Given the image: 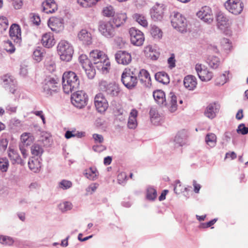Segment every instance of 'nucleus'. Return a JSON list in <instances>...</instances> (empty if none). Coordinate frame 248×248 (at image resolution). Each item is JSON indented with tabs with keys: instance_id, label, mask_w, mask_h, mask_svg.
<instances>
[{
	"instance_id": "4be33fe9",
	"label": "nucleus",
	"mask_w": 248,
	"mask_h": 248,
	"mask_svg": "<svg viewBox=\"0 0 248 248\" xmlns=\"http://www.w3.org/2000/svg\"><path fill=\"white\" fill-rule=\"evenodd\" d=\"M187 137V132L185 130H182L178 132L175 136L173 142L175 147L182 146L186 143Z\"/></svg>"
},
{
	"instance_id": "a19ab883",
	"label": "nucleus",
	"mask_w": 248,
	"mask_h": 248,
	"mask_svg": "<svg viewBox=\"0 0 248 248\" xmlns=\"http://www.w3.org/2000/svg\"><path fill=\"white\" fill-rule=\"evenodd\" d=\"M28 165L29 168L35 172H37L41 167L39 160L37 159H30Z\"/></svg>"
},
{
	"instance_id": "aec40b11",
	"label": "nucleus",
	"mask_w": 248,
	"mask_h": 248,
	"mask_svg": "<svg viewBox=\"0 0 248 248\" xmlns=\"http://www.w3.org/2000/svg\"><path fill=\"white\" fill-rule=\"evenodd\" d=\"M140 83L146 88H150L152 85L151 78L149 72L144 69H141L138 75Z\"/></svg>"
},
{
	"instance_id": "49530a36",
	"label": "nucleus",
	"mask_w": 248,
	"mask_h": 248,
	"mask_svg": "<svg viewBox=\"0 0 248 248\" xmlns=\"http://www.w3.org/2000/svg\"><path fill=\"white\" fill-rule=\"evenodd\" d=\"M98 0H77L78 3L82 7H91L95 4Z\"/></svg>"
},
{
	"instance_id": "9b49d317",
	"label": "nucleus",
	"mask_w": 248,
	"mask_h": 248,
	"mask_svg": "<svg viewBox=\"0 0 248 248\" xmlns=\"http://www.w3.org/2000/svg\"><path fill=\"white\" fill-rule=\"evenodd\" d=\"M224 6L230 13L236 15L240 14L243 9V3L240 0H228Z\"/></svg>"
},
{
	"instance_id": "393cba45",
	"label": "nucleus",
	"mask_w": 248,
	"mask_h": 248,
	"mask_svg": "<svg viewBox=\"0 0 248 248\" xmlns=\"http://www.w3.org/2000/svg\"><path fill=\"white\" fill-rule=\"evenodd\" d=\"M78 39L86 45H90L92 43L91 33L86 30H81L78 34Z\"/></svg>"
},
{
	"instance_id": "dca6fc26",
	"label": "nucleus",
	"mask_w": 248,
	"mask_h": 248,
	"mask_svg": "<svg viewBox=\"0 0 248 248\" xmlns=\"http://www.w3.org/2000/svg\"><path fill=\"white\" fill-rule=\"evenodd\" d=\"M165 8V7L163 4L156 3L150 11L152 19L154 21L161 20L164 16Z\"/></svg>"
},
{
	"instance_id": "58836bf2",
	"label": "nucleus",
	"mask_w": 248,
	"mask_h": 248,
	"mask_svg": "<svg viewBox=\"0 0 248 248\" xmlns=\"http://www.w3.org/2000/svg\"><path fill=\"white\" fill-rule=\"evenodd\" d=\"M229 71H225L223 74L218 77L215 80L217 85H223L226 83L229 78Z\"/></svg>"
},
{
	"instance_id": "1a4fd4ad",
	"label": "nucleus",
	"mask_w": 248,
	"mask_h": 248,
	"mask_svg": "<svg viewBox=\"0 0 248 248\" xmlns=\"http://www.w3.org/2000/svg\"><path fill=\"white\" fill-rule=\"evenodd\" d=\"M98 30L103 36L107 38H111L116 34L115 27L111 21L101 22Z\"/></svg>"
},
{
	"instance_id": "79ce46f5",
	"label": "nucleus",
	"mask_w": 248,
	"mask_h": 248,
	"mask_svg": "<svg viewBox=\"0 0 248 248\" xmlns=\"http://www.w3.org/2000/svg\"><path fill=\"white\" fill-rule=\"evenodd\" d=\"M115 11L111 5H107L104 7L102 10V14L106 17H112L115 15Z\"/></svg>"
},
{
	"instance_id": "c756f323",
	"label": "nucleus",
	"mask_w": 248,
	"mask_h": 248,
	"mask_svg": "<svg viewBox=\"0 0 248 248\" xmlns=\"http://www.w3.org/2000/svg\"><path fill=\"white\" fill-rule=\"evenodd\" d=\"M177 97L173 92H170L168 96V108L170 112L177 109Z\"/></svg>"
},
{
	"instance_id": "e2e57ef3",
	"label": "nucleus",
	"mask_w": 248,
	"mask_h": 248,
	"mask_svg": "<svg viewBox=\"0 0 248 248\" xmlns=\"http://www.w3.org/2000/svg\"><path fill=\"white\" fill-rule=\"evenodd\" d=\"M93 138L95 143H102L104 141V138L102 135L98 134H93Z\"/></svg>"
},
{
	"instance_id": "5701e85b",
	"label": "nucleus",
	"mask_w": 248,
	"mask_h": 248,
	"mask_svg": "<svg viewBox=\"0 0 248 248\" xmlns=\"http://www.w3.org/2000/svg\"><path fill=\"white\" fill-rule=\"evenodd\" d=\"M144 53L147 58L153 61L157 60L160 56V53L156 49V47L152 45H148L145 46Z\"/></svg>"
},
{
	"instance_id": "09e8293b",
	"label": "nucleus",
	"mask_w": 248,
	"mask_h": 248,
	"mask_svg": "<svg viewBox=\"0 0 248 248\" xmlns=\"http://www.w3.org/2000/svg\"><path fill=\"white\" fill-rule=\"evenodd\" d=\"M73 186L71 181L65 179L61 180L58 183V187L62 190H67L71 188Z\"/></svg>"
},
{
	"instance_id": "ea45409f",
	"label": "nucleus",
	"mask_w": 248,
	"mask_h": 248,
	"mask_svg": "<svg viewBox=\"0 0 248 248\" xmlns=\"http://www.w3.org/2000/svg\"><path fill=\"white\" fill-rule=\"evenodd\" d=\"M207 62L211 68L216 69L220 64V60L216 56H210L207 58Z\"/></svg>"
},
{
	"instance_id": "2eb2a0df",
	"label": "nucleus",
	"mask_w": 248,
	"mask_h": 248,
	"mask_svg": "<svg viewBox=\"0 0 248 248\" xmlns=\"http://www.w3.org/2000/svg\"><path fill=\"white\" fill-rule=\"evenodd\" d=\"M94 103L97 110L99 112H105L108 106L107 99L101 93H98L95 96Z\"/></svg>"
},
{
	"instance_id": "f03ea898",
	"label": "nucleus",
	"mask_w": 248,
	"mask_h": 248,
	"mask_svg": "<svg viewBox=\"0 0 248 248\" xmlns=\"http://www.w3.org/2000/svg\"><path fill=\"white\" fill-rule=\"evenodd\" d=\"M90 58L96 67L102 71H107L110 65L107 55L102 51L98 49L93 50L90 53Z\"/></svg>"
},
{
	"instance_id": "774afa93",
	"label": "nucleus",
	"mask_w": 248,
	"mask_h": 248,
	"mask_svg": "<svg viewBox=\"0 0 248 248\" xmlns=\"http://www.w3.org/2000/svg\"><path fill=\"white\" fill-rule=\"evenodd\" d=\"M93 150L95 152L100 153L106 149V147L103 145H95L93 146Z\"/></svg>"
},
{
	"instance_id": "4c0bfd02",
	"label": "nucleus",
	"mask_w": 248,
	"mask_h": 248,
	"mask_svg": "<svg viewBox=\"0 0 248 248\" xmlns=\"http://www.w3.org/2000/svg\"><path fill=\"white\" fill-rule=\"evenodd\" d=\"M205 140L206 144L211 148L215 147L217 144L216 135L212 133L206 135Z\"/></svg>"
},
{
	"instance_id": "c03bdc74",
	"label": "nucleus",
	"mask_w": 248,
	"mask_h": 248,
	"mask_svg": "<svg viewBox=\"0 0 248 248\" xmlns=\"http://www.w3.org/2000/svg\"><path fill=\"white\" fill-rule=\"evenodd\" d=\"M78 59L83 69L86 67H89V66L93 64L91 59H89L85 55H80Z\"/></svg>"
},
{
	"instance_id": "6ab92c4d",
	"label": "nucleus",
	"mask_w": 248,
	"mask_h": 248,
	"mask_svg": "<svg viewBox=\"0 0 248 248\" xmlns=\"http://www.w3.org/2000/svg\"><path fill=\"white\" fill-rule=\"evenodd\" d=\"M116 62L123 65H127L131 61V54L124 51H119L115 55Z\"/></svg>"
},
{
	"instance_id": "c85d7f7f",
	"label": "nucleus",
	"mask_w": 248,
	"mask_h": 248,
	"mask_svg": "<svg viewBox=\"0 0 248 248\" xmlns=\"http://www.w3.org/2000/svg\"><path fill=\"white\" fill-rule=\"evenodd\" d=\"M138 111L135 109H132L129 115L127 122V126L130 129H135L138 125L137 117Z\"/></svg>"
},
{
	"instance_id": "f257e3e1",
	"label": "nucleus",
	"mask_w": 248,
	"mask_h": 248,
	"mask_svg": "<svg viewBox=\"0 0 248 248\" xmlns=\"http://www.w3.org/2000/svg\"><path fill=\"white\" fill-rule=\"evenodd\" d=\"M79 79L75 73L72 71L65 72L62 76V87L66 93H69L79 88Z\"/></svg>"
},
{
	"instance_id": "a878e982",
	"label": "nucleus",
	"mask_w": 248,
	"mask_h": 248,
	"mask_svg": "<svg viewBox=\"0 0 248 248\" xmlns=\"http://www.w3.org/2000/svg\"><path fill=\"white\" fill-rule=\"evenodd\" d=\"M41 43L45 47L50 48L55 45V40L53 34L50 32H48L42 36Z\"/></svg>"
},
{
	"instance_id": "b1692460",
	"label": "nucleus",
	"mask_w": 248,
	"mask_h": 248,
	"mask_svg": "<svg viewBox=\"0 0 248 248\" xmlns=\"http://www.w3.org/2000/svg\"><path fill=\"white\" fill-rule=\"evenodd\" d=\"M219 108L220 105L218 103H211L207 107L204 111V115L210 119H213L215 117Z\"/></svg>"
},
{
	"instance_id": "338daca9",
	"label": "nucleus",
	"mask_w": 248,
	"mask_h": 248,
	"mask_svg": "<svg viewBox=\"0 0 248 248\" xmlns=\"http://www.w3.org/2000/svg\"><path fill=\"white\" fill-rule=\"evenodd\" d=\"M13 6L16 9H20L23 5V0H12Z\"/></svg>"
},
{
	"instance_id": "5fc2aeb1",
	"label": "nucleus",
	"mask_w": 248,
	"mask_h": 248,
	"mask_svg": "<svg viewBox=\"0 0 248 248\" xmlns=\"http://www.w3.org/2000/svg\"><path fill=\"white\" fill-rule=\"evenodd\" d=\"M84 70L89 78L92 79L95 76V70L93 64L89 66V67L85 68Z\"/></svg>"
},
{
	"instance_id": "f8f14e48",
	"label": "nucleus",
	"mask_w": 248,
	"mask_h": 248,
	"mask_svg": "<svg viewBox=\"0 0 248 248\" xmlns=\"http://www.w3.org/2000/svg\"><path fill=\"white\" fill-rule=\"evenodd\" d=\"M197 16L203 22L208 24L214 21V16L211 9L208 6L202 7L197 13Z\"/></svg>"
},
{
	"instance_id": "7c9ffc66",
	"label": "nucleus",
	"mask_w": 248,
	"mask_h": 248,
	"mask_svg": "<svg viewBox=\"0 0 248 248\" xmlns=\"http://www.w3.org/2000/svg\"><path fill=\"white\" fill-rule=\"evenodd\" d=\"M8 156L13 164H24L23 160L21 158L17 152L13 149L9 148Z\"/></svg>"
},
{
	"instance_id": "a18cd8bd",
	"label": "nucleus",
	"mask_w": 248,
	"mask_h": 248,
	"mask_svg": "<svg viewBox=\"0 0 248 248\" xmlns=\"http://www.w3.org/2000/svg\"><path fill=\"white\" fill-rule=\"evenodd\" d=\"M43 152L42 147L37 144H34L31 147V153L34 156H41Z\"/></svg>"
},
{
	"instance_id": "f704fd0d",
	"label": "nucleus",
	"mask_w": 248,
	"mask_h": 248,
	"mask_svg": "<svg viewBox=\"0 0 248 248\" xmlns=\"http://www.w3.org/2000/svg\"><path fill=\"white\" fill-rule=\"evenodd\" d=\"M33 140V137L31 133H24L21 136V143L19 145L27 147L32 143Z\"/></svg>"
},
{
	"instance_id": "a211bd4d",
	"label": "nucleus",
	"mask_w": 248,
	"mask_h": 248,
	"mask_svg": "<svg viewBox=\"0 0 248 248\" xmlns=\"http://www.w3.org/2000/svg\"><path fill=\"white\" fill-rule=\"evenodd\" d=\"M9 34L11 39L18 46L21 42V30L20 27L16 24L11 25Z\"/></svg>"
},
{
	"instance_id": "6e6d98bb",
	"label": "nucleus",
	"mask_w": 248,
	"mask_h": 248,
	"mask_svg": "<svg viewBox=\"0 0 248 248\" xmlns=\"http://www.w3.org/2000/svg\"><path fill=\"white\" fill-rule=\"evenodd\" d=\"M9 167L8 160L4 158H0V170L2 172H6Z\"/></svg>"
},
{
	"instance_id": "423d86ee",
	"label": "nucleus",
	"mask_w": 248,
	"mask_h": 248,
	"mask_svg": "<svg viewBox=\"0 0 248 248\" xmlns=\"http://www.w3.org/2000/svg\"><path fill=\"white\" fill-rule=\"evenodd\" d=\"M58 80L56 78L48 77L42 82L43 92L47 96L51 95L58 90Z\"/></svg>"
},
{
	"instance_id": "13d9d810",
	"label": "nucleus",
	"mask_w": 248,
	"mask_h": 248,
	"mask_svg": "<svg viewBox=\"0 0 248 248\" xmlns=\"http://www.w3.org/2000/svg\"><path fill=\"white\" fill-rule=\"evenodd\" d=\"M220 45L222 48L226 51L229 50L232 47L231 43L227 38H223L221 40Z\"/></svg>"
},
{
	"instance_id": "e433bc0d",
	"label": "nucleus",
	"mask_w": 248,
	"mask_h": 248,
	"mask_svg": "<svg viewBox=\"0 0 248 248\" xmlns=\"http://www.w3.org/2000/svg\"><path fill=\"white\" fill-rule=\"evenodd\" d=\"M84 175L87 179L93 181L97 179L98 172L96 169L90 168L85 170Z\"/></svg>"
},
{
	"instance_id": "0e129e2a",
	"label": "nucleus",
	"mask_w": 248,
	"mask_h": 248,
	"mask_svg": "<svg viewBox=\"0 0 248 248\" xmlns=\"http://www.w3.org/2000/svg\"><path fill=\"white\" fill-rule=\"evenodd\" d=\"M174 191L177 194H179L183 191V187L181 186L179 180H177L176 181L175 186L174 187Z\"/></svg>"
},
{
	"instance_id": "8fccbe9b",
	"label": "nucleus",
	"mask_w": 248,
	"mask_h": 248,
	"mask_svg": "<svg viewBox=\"0 0 248 248\" xmlns=\"http://www.w3.org/2000/svg\"><path fill=\"white\" fill-rule=\"evenodd\" d=\"M149 114L152 123L155 124L159 122L160 118L158 116V114L155 109L151 108L150 110Z\"/></svg>"
},
{
	"instance_id": "bb28decb",
	"label": "nucleus",
	"mask_w": 248,
	"mask_h": 248,
	"mask_svg": "<svg viewBox=\"0 0 248 248\" xmlns=\"http://www.w3.org/2000/svg\"><path fill=\"white\" fill-rule=\"evenodd\" d=\"M196 78L192 75H188L184 79V85L188 90H193L197 85Z\"/></svg>"
},
{
	"instance_id": "20e7f679",
	"label": "nucleus",
	"mask_w": 248,
	"mask_h": 248,
	"mask_svg": "<svg viewBox=\"0 0 248 248\" xmlns=\"http://www.w3.org/2000/svg\"><path fill=\"white\" fill-rule=\"evenodd\" d=\"M123 84L128 89L135 88L138 83V79L135 72L130 69H125L121 76Z\"/></svg>"
},
{
	"instance_id": "f3484780",
	"label": "nucleus",
	"mask_w": 248,
	"mask_h": 248,
	"mask_svg": "<svg viewBox=\"0 0 248 248\" xmlns=\"http://www.w3.org/2000/svg\"><path fill=\"white\" fill-rule=\"evenodd\" d=\"M47 24L51 30L56 33L62 31L64 28L63 21L61 18L51 17L48 21Z\"/></svg>"
},
{
	"instance_id": "c9c22d12",
	"label": "nucleus",
	"mask_w": 248,
	"mask_h": 248,
	"mask_svg": "<svg viewBox=\"0 0 248 248\" xmlns=\"http://www.w3.org/2000/svg\"><path fill=\"white\" fill-rule=\"evenodd\" d=\"M153 96L159 105H163L164 103H166L165 95L163 91L157 90L154 92Z\"/></svg>"
},
{
	"instance_id": "412c9836",
	"label": "nucleus",
	"mask_w": 248,
	"mask_h": 248,
	"mask_svg": "<svg viewBox=\"0 0 248 248\" xmlns=\"http://www.w3.org/2000/svg\"><path fill=\"white\" fill-rule=\"evenodd\" d=\"M42 11L46 14H51L57 10V5L54 0H46L42 3Z\"/></svg>"
},
{
	"instance_id": "7ed1b4c3",
	"label": "nucleus",
	"mask_w": 248,
	"mask_h": 248,
	"mask_svg": "<svg viewBox=\"0 0 248 248\" xmlns=\"http://www.w3.org/2000/svg\"><path fill=\"white\" fill-rule=\"evenodd\" d=\"M58 53L61 60L69 62L74 53V49L71 44L66 40L61 41L57 46Z\"/></svg>"
},
{
	"instance_id": "4d7b16f0",
	"label": "nucleus",
	"mask_w": 248,
	"mask_h": 248,
	"mask_svg": "<svg viewBox=\"0 0 248 248\" xmlns=\"http://www.w3.org/2000/svg\"><path fill=\"white\" fill-rule=\"evenodd\" d=\"M43 57V51L41 49H36L33 54V58L37 62H40Z\"/></svg>"
},
{
	"instance_id": "2f4dec72",
	"label": "nucleus",
	"mask_w": 248,
	"mask_h": 248,
	"mask_svg": "<svg viewBox=\"0 0 248 248\" xmlns=\"http://www.w3.org/2000/svg\"><path fill=\"white\" fill-rule=\"evenodd\" d=\"M150 32L154 39L159 40L162 37L163 32L162 30L155 25H151Z\"/></svg>"
},
{
	"instance_id": "37998d69",
	"label": "nucleus",
	"mask_w": 248,
	"mask_h": 248,
	"mask_svg": "<svg viewBox=\"0 0 248 248\" xmlns=\"http://www.w3.org/2000/svg\"><path fill=\"white\" fill-rule=\"evenodd\" d=\"M134 19L140 25L145 27L148 25V22L146 18L142 15L135 14L133 16Z\"/></svg>"
},
{
	"instance_id": "052dcab7",
	"label": "nucleus",
	"mask_w": 248,
	"mask_h": 248,
	"mask_svg": "<svg viewBox=\"0 0 248 248\" xmlns=\"http://www.w3.org/2000/svg\"><path fill=\"white\" fill-rule=\"evenodd\" d=\"M236 131L238 134L246 135L248 133V127L245 126L244 124H241L238 125Z\"/></svg>"
},
{
	"instance_id": "72a5a7b5",
	"label": "nucleus",
	"mask_w": 248,
	"mask_h": 248,
	"mask_svg": "<svg viewBox=\"0 0 248 248\" xmlns=\"http://www.w3.org/2000/svg\"><path fill=\"white\" fill-rule=\"evenodd\" d=\"M155 77L157 81L164 84H167L170 82L169 77L165 72H158L155 74Z\"/></svg>"
},
{
	"instance_id": "bf43d9fd",
	"label": "nucleus",
	"mask_w": 248,
	"mask_h": 248,
	"mask_svg": "<svg viewBox=\"0 0 248 248\" xmlns=\"http://www.w3.org/2000/svg\"><path fill=\"white\" fill-rule=\"evenodd\" d=\"M59 207L62 211L65 212L72 208V203L69 202H64L60 204Z\"/></svg>"
},
{
	"instance_id": "680f3d73",
	"label": "nucleus",
	"mask_w": 248,
	"mask_h": 248,
	"mask_svg": "<svg viewBox=\"0 0 248 248\" xmlns=\"http://www.w3.org/2000/svg\"><path fill=\"white\" fill-rule=\"evenodd\" d=\"M127 179V175L125 172H122L118 175L117 180L120 184H123Z\"/></svg>"
},
{
	"instance_id": "cd10ccee",
	"label": "nucleus",
	"mask_w": 248,
	"mask_h": 248,
	"mask_svg": "<svg viewBox=\"0 0 248 248\" xmlns=\"http://www.w3.org/2000/svg\"><path fill=\"white\" fill-rule=\"evenodd\" d=\"M126 19L125 13H119L113 17L111 21L115 28H119L125 23Z\"/></svg>"
},
{
	"instance_id": "6e6552de",
	"label": "nucleus",
	"mask_w": 248,
	"mask_h": 248,
	"mask_svg": "<svg viewBox=\"0 0 248 248\" xmlns=\"http://www.w3.org/2000/svg\"><path fill=\"white\" fill-rule=\"evenodd\" d=\"M171 23L173 27L182 33L186 31V19L181 14L174 13L171 17Z\"/></svg>"
},
{
	"instance_id": "69168bd1",
	"label": "nucleus",
	"mask_w": 248,
	"mask_h": 248,
	"mask_svg": "<svg viewBox=\"0 0 248 248\" xmlns=\"http://www.w3.org/2000/svg\"><path fill=\"white\" fill-rule=\"evenodd\" d=\"M17 106L9 104L5 108L6 110L10 113H16V112Z\"/></svg>"
},
{
	"instance_id": "473e14b6",
	"label": "nucleus",
	"mask_w": 248,
	"mask_h": 248,
	"mask_svg": "<svg viewBox=\"0 0 248 248\" xmlns=\"http://www.w3.org/2000/svg\"><path fill=\"white\" fill-rule=\"evenodd\" d=\"M1 79L3 87L6 89L9 88V86L13 85L14 83L16 81L14 77L9 74L2 76L1 77Z\"/></svg>"
},
{
	"instance_id": "de8ad7c7",
	"label": "nucleus",
	"mask_w": 248,
	"mask_h": 248,
	"mask_svg": "<svg viewBox=\"0 0 248 248\" xmlns=\"http://www.w3.org/2000/svg\"><path fill=\"white\" fill-rule=\"evenodd\" d=\"M14 243V239L8 236L5 235H0V243L5 245L11 246L13 245Z\"/></svg>"
},
{
	"instance_id": "3c124183",
	"label": "nucleus",
	"mask_w": 248,
	"mask_h": 248,
	"mask_svg": "<svg viewBox=\"0 0 248 248\" xmlns=\"http://www.w3.org/2000/svg\"><path fill=\"white\" fill-rule=\"evenodd\" d=\"M8 23L7 18L5 17H0V33H2L8 28Z\"/></svg>"
},
{
	"instance_id": "864d4df0",
	"label": "nucleus",
	"mask_w": 248,
	"mask_h": 248,
	"mask_svg": "<svg viewBox=\"0 0 248 248\" xmlns=\"http://www.w3.org/2000/svg\"><path fill=\"white\" fill-rule=\"evenodd\" d=\"M157 196L156 190L153 187H148L147 189V198L151 201L154 200Z\"/></svg>"
},
{
	"instance_id": "ddd939ff",
	"label": "nucleus",
	"mask_w": 248,
	"mask_h": 248,
	"mask_svg": "<svg viewBox=\"0 0 248 248\" xmlns=\"http://www.w3.org/2000/svg\"><path fill=\"white\" fill-rule=\"evenodd\" d=\"M130 41L132 44L137 46L142 45L144 41L143 33L135 28H131L129 31Z\"/></svg>"
},
{
	"instance_id": "0eeeda50",
	"label": "nucleus",
	"mask_w": 248,
	"mask_h": 248,
	"mask_svg": "<svg viewBox=\"0 0 248 248\" xmlns=\"http://www.w3.org/2000/svg\"><path fill=\"white\" fill-rule=\"evenodd\" d=\"M217 28L227 35L231 34L230 30L231 22L228 17L223 13L219 12L216 16Z\"/></svg>"
},
{
	"instance_id": "4468645a",
	"label": "nucleus",
	"mask_w": 248,
	"mask_h": 248,
	"mask_svg": "<svg viewBox=\"0 0 248 248\" xmlns=\"http://www.w3.org/2000/svg\"><path fill=\"white\" fill-rule=\"evenodd\" d=\"M195 70L199 78L202 81H209L213 77V73L209 71L207 68L202 64H196L195 65Z\"/></svg>"
},
{
	"instance_id": "9d476101",
	"label": "nucleus",
	"mask_w": 248,
	"mask_h": 248,
	"mask_svg": "<svg viewBox=\"0 0 248 248\" xmlns=\"http://www.w3.org/2000/svg\"><path fill=\"white\" fill-rule=\"evenodd\" d=\"M87 95L82 91H77L71 95V102L76 107L81 108L86 106Z\"/></svg>"
},
{
	"instance_id": "603ef678",
	"label": "nucleus",
	"mask_w": 248,
	"mask_h": 248,
	"mask_svg": "<svg viewBox=\"0 0 248 248\" xmlns=\"http://www.w3.org/2000/svg\"><path fill=\"white\" fill-rule=\"evenodd\" d=\"M4 49L10 53H13L15 51L16 48L11 41L8 40L4 43Z\"/></svg>"
},
{
	"instance_id": "39448f33",
	"label": "nucleus",
	"mask_w": 248,
	"mask_h": 248,
	"mask_svg": "<svg viewBox=\"0 0 248 248\" xmlns=\"http://www.w3.org/2000/svg\"><path fill=\"white\" fill-rule=\"evenodd\" d=\"M99 88L110 97L117 96L121 91L120 88L118 84L114 83H108L104 80L100 82Z\"/></svg>"
}]
</instances>
